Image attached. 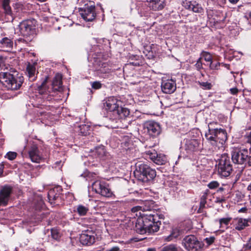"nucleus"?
Returning a JSON list of instances; mask_svg holds the SVG:
<instances>
[{
  "label": "nucleus",
  "instance_id": "obj_1",
  "mask_svg": "<svg viewBox=\"0 0 251 251\" xmlns=\"http://www.w3.org/2000/svg\"><path fill=\"white\" fill-rule=\"evenodd\" d=\"M94 52L91 51L88 59L92 57L91 61L94 67V71L96 74L100 77L106 78L111 72L109 64L104 61L107 59L108 55L100 50L98 46L94 47Z\"/></svg>",
  "mask_w": 251,
  "mask_h": 251
},
{
  "label": "nucleus",
  "instance_id": "obj_2",
  "mask_svg": "<svg viewBox=\"0 0 251 251\" xmlns=\"http://www.w3.org/2000/svg\"><path fill=\"white\" fill-rule=\"evenodd\" d=\"M140 218L136 220L135 230L140 234L152 233L159 230L161 222H155V215L152 213L141 214Z\"/></svg>",
  "mask_w": 251,
  "mask_h": 251
},
{
  "label": "nucleus",
  "instance_id": "obj_3",
  "mask_svg": "<svg viewBox=\"0 0 251 251\" xmlns=\"http://www.w3.org/2000/svg\"><path fill=\"white\" fill-rule=\"evenodd\" d=\"M46 78L41 85L38 87V91L41 96L40 98L44 100V101H51L54 100V97L56 91H60L61 89L62 75L60 74H57L53 78L51 87H49L47 85Z\"/></svg>",
  "mask_w": 251,
  "mask_h": 251
},
{
  "label": "nucleus",
  "instance_id": "obj_4",
  "mask_svg": "<svg viewBox=\"0 0 251 251\" xmlns=\"http://www.w3.org/2000/svg\"><path fill=\"white\" fill-rule=\"evenodd\" d=\"M210 133H205V136L209 144L212 146L211 151H217L219 150H223V145L227 138L226 130L219 129H212L211 125Z\"/></svg>",
  "mask_w": 251,
  "mask_h": 251
},
{
  "label": "nucleus",
  "instance_id": "obj_5",
  "mask_svg": "<svg viewBox=\"0 0 251 251\" xmlns=\"http://www.w3.org/2000/svg\"><path fill=\"white\" fill-rule=\"evenodd\" d=\"M28 157L32 162L40 163L45 162L49 157V152L41 142H33L28 147Z\"/></svg>",
  "mask_w": 251,
  "mask_h": 251
},
{
  "label": "nucleus",
  "instance_id": "obj_6",
  "mask_svg": "<svg viewBox=\"0 0 251 251\" xmlns=\"http://www.w3.org/2000/svg\"><path fill=\"white\" fill-rule=\"evenodd\" d=\"M23 81L24 77L21 75H15L7 72L0 73V82L2 86L7 90L19 89Z\"/></svg>",
  "mask_w": 251,
  "mask_h": 251
},
{
  "label": "nucleus",
  "instance_id": "obj_7",
  "mask_svg": "<svg viewBox=\"0 0 251 251\" xmlns=\"http://www.w3.org/2000/svg\"><path fill=\"white\" fill-rule=\"evenodd\" d=\"M135 176L140 181L148 182L153 180L156 176V171L147 164L137 163L134 172Z\"/></svg>",
  "mask_w": 251,
  "mask_h": 251
},
{
  "label": "nucleus",
  "instance_id": "obj_8",
  "mask_svg": "<svg viewBox=\"0 0 251 251\" xmlns=\"http://www.w3.org/2000/svg\"><path fill=\"white\" fill-rule=\"evenodd\" d=\"M138 13L141 17L148 16L150 11L160 10L164 7V0H145L138 4Z\"/></svg>",
  "mask_w": 251,
  "mask_h": 251
},
{
  "label": "nucleus",
  "instance_id": "obj_9",
  "mask_svg": "<svg viewBox=\"0 0 251 251\" xmlns=\"http://www.w3.org/2000/svg\"><path fill=\"white\" fill-rule=\"evenodd\" d=\"M218 173L221 177H226L230 176L232 171V166L230 158L224 153L221 155L217 160Z\"/></svg>",
  "mask_w": 251,
  "mask_h": 251
},
{
  "label": "nucleus",
  "instance_id": "obj_10",
  "mask_svg": "<svg viewBox=\"0 0 251 251\" xmlns=\"http://www.w3.org/2000/svg\"><path fill=\"white\" fill-rule=\"evenodd\" d=\"M35 21L28 20L23 21L19 25L20 34L27 41H31L35 32Z\"/></svg>",
  "mask_w": 251,
  "mask_h": 251
},
{
  "label": "nucleus",
  "instance_id": "obj_11",
  "mask_svg": "<svg viewBox=\"0 0 251 251\" xmlns=\"http://www.w3.org/2000/svg\"><path fill=\"white\" fill-rule=\"evenodd\" d=\"M92 190L96 193L107 198H111L113 196V193L109 187L108 184L103 181L97 180L92 184Z\"/></svg>",
  "mask_w": 251,
  "mask_h": 251
},
{
  "label": "nucleus",
  "instance_id": "obj_12",
  "mask_svg": "<svg viewBox=\"0 0 251 251\" xmlns=\"http://www.w3.org/2000/svg\"><path fill=\"white\" fill-rule=\"evenodd\" d=\"M184 248L188 251H201L202 244L193 235L186 236L182 241Z\"/></svg>",
  "mask_w": 251,
  "mask_h": 251
},
{
  "label": "nucleus",
  "instance_id": "obj_13",
  "mask_svg": "<svg viewBox=\"0 0 251 251\" xmlns=\"http://www.w3.org/2000/svg\"><path fill=\"white\" fill-rule=\"evenodd\" d=\"M79 12L82 18L86 21H92L96 16L95 6L93 1L86 3L83 7L79 8Z\"/></svg>",
  "mask_w": 251,
  "mask_h": 251
},
{
  "label": "nucleus",
  "instance_id": "obj_14",
  "mask_svg": "<svg viewBox=\"0 0 251 251\" xmlns=\"http://www.w3.org/2000/svg\"><path fill=\"white\" fill-rule=\"evenodd\" d=\"M185 150L188 153L199 151L201 149V142L195 139H186L184 140Z\"/></svg>",
  "mask_w": 251,
  "mask_h": 251
},
{
  "label": "nucleus",
  "instance_id": "obj_15",
  "mask_svg": "<svg viewBox=\"0 0 251 251\" xmlns=\"http://www.w3.org/2000/svg\"><path fill=\"white\" fill-rule=\"evenodd\" d=\"M247 157V150L235 149L232 152L231 159L232 161L235 164L241 165L245 164Z\"/></svg>",
  "mask_w": 251,
  "mask_h": 251
},
{
  "label": "nucleus",
  "instance_id": "obj_16",
  "mask_svg": "<svg viewBox=\"0 0 251 251\" xmlns=\"http://www.w3.org/2000/svg\"><path fill=\"white\" fill-rule=\"evenodd\" d=\"M146 157L150 158L154 163L157 165H163L166 161V156L163 154H158L153 149L146 151Z\"/></svg>",
  "mask_w": 251,
  "mask_h": 251
},
{
  "label": "nucleus",
  "instance_id": "obj_17",
  "mask_svg": "<svg viewBox=\"0 0 251 251\" xmlns=\"http://www.w3.org/2000/svg\"><path fill=\"white\" fill-rule=\"evenodd\" d=\"M145 130H147L148 133L151 136H156L160 132V125L156 122L150 121L145 122L144 124Z\"/></svg>",
  "mask_w": 251,
  "mask_h": 251
},
{
  "label": "nucleus",
  "instance_id": "obj_18",
  "mask_svg": "<svg viewBox=\"0 0 251 251\" xmlns=\"http://www.w3.org/2000/svg\"><path fill=\"white\" fill-rule=\"evenodd\" d=\"M183 233L184 230L180 226H174L172 228L170 233L168 235L164 236L163 239L166 242L175 241Z\"/></svg>",
  "mask_w": 251,
  "mask_h": 251
},
{
  "label": "nucleus",
  "instance_id": "obj_19",
  "mask_svg": "<svg viewBox=\"0 0 251 251\" xmlns=\"http://www.w3.org/2000/svg\"><path fill=\"white\" fill-rule=\"evenodd\" d=\"M121 101L114 97H110L108 98L104 104L106 110L113 112L115 114L117 109L119 108Z\"/></svg>",
  "mask_w": 251,
  "mask_h": 251
},
{
  "label": "nucleus",
  "instance_id": "obj_20",
  "mask_svg": "<svg viewBox=\"0 0 251 251\" xmlns=\"http://www.w3.org/2000/svg\"><path fill=\"white\" fill-rule=\"evenodd\" d=\"M79 240L82 245H91L95 242L94 233L90 230L85 231L80 234Z\"/></svg>",
  "mask_w": 251,
  "mask_h": 251
},
{
  "label": "nucleus",
  "instance_id": "obj_21",
  "mask_svg": "<svg viewBox=\"0 0 251 251\" xmlns=\"http://www.w3.org/2000/svg\"><path fill=\"white\" fill-rule=\"evenodd\" d=\"M161 89L164 93H173L176 90V83L175 81L172 79L162 80Z\"/></svg>",
  "mask_w": 251,
  "mask_h": 251
},
{
  "label": "nucleus",
  "instance_id": "obj_22",
  "mask_svg": "<svg viewBox=\"0 0 251 251\" xmlns=\"http://www.w3.org/2000/svg\"><path fill=\"white\" fill-rule=\"evenodd\" d=\"M12 189L9 186H4L0 191V206L7 205L10 198Z\"/></svg>",
  "mask_w": 251,
  "mask_h": 251
},
{
  "label": "nucleus",
  "instance_id": "obj_23",
  "mask_svg": "<svg viewBox=\"0 0 251 251\" xmlns=\"http://www.w3.org/2000/svg\"><path fill=\"white\" fill-rule=\"evenodd\" d=\"M183 4L186 8L191 9L194 12L201 13L203 11L201 5L196 2H192L191 1H185L183 2Z\"/></svg>",
  "mask_w": 251,
  "mask_h": 251
},
{
  "label": "nucleus",
  "instance_id": "obj_24",
  "mask_svg": "<svg viewBox=\"0 0 251 251\" xmlns=\"http://www.w3.org/2000/svg\"><path fill=\"white\" fill-rule=\"evenodd\" d=\"M26 71L30 81H33L36 79L37 74L35 65L28 64L26 67Z\"/></svg>",
  "mask_w": 251,
  "mask_h": 251
},
{
  "label": "nucleus",
  "instance_id": "obj_25",
  "mask_svg": "<svg viewBox=\"0 0 251 251\" xmlns=\"http://www.w3.org/2000/svg\"><path fill=\"white\" fill-rule=\"evenodd\" d=\"M9 3L10 0H2V7L5 15L9 17V18H8V20H13V16Z\"/></svg>",
  "mask_w": 251,
  "mask_h": 251
},
{
  "label": "nucleus",
  "instance_id": "obj_26",
  "mask_svg": "<svg viewBox=\"0 0 251 251\" xmlns=\"http://www.w3.org/2000/svg\"><path fill=\"white\" fill-rule=\"evenodd\" d=\"M90 127L88 125H81L75 127V131L78 132L80 134L85 136L89 133Z\"/></svg>",
  "mask_w": 251,
  "mask_h": 251
},
{
  "label": "nucleus",
  "instance_id": "obj_27",
  "mask_svg": "<svg viewBox=\"0 0 251 251\" xmlns=\"http://www.w3.org/2000/svg\"><path fill=\"white\" fill-rule=\"evenodd\" d=\"M115 114H116L118 118L123 119L128 117L130 114V112L129 109L126 108L119 107V108L117 109Z\"/></svg>",
  "mask_w": 251,
  "mask_h": 251
},
{
  "label": "nucleus",
  "instance_id": "obj_28",
  "mask_svg": "<svg viewBox=\"0 0 251 251\" xmlns=\"http://www.w3.org/2000/svg\"><path fill=\"white\" fill-rule=\"evenodd\" d=\"M237 223L235 226V229L238 230H241L249 226L248 219L239 218L237 219Z\"/></svg>",
  "mask_w": 251,
  "mask_h": 251
},
{
  "label": "nucleus",
  "instance_id": "obj_29",
  "mask_svg": "<svg viewBox=\"0 0 251 251\" xmlns=\"http://www.w3.org/2000/svg\"><path fill=\"white\" fill-rule=\"evenodd\" d=\"M0 43L2 47L4 48H6L8 49H11L13 45V41L7 37H4L2 38L0 40Z\"/></svg>",
  "mask_w": 251,
  "mask_h": 251
},
{
  "label": "nucleus",
  "instance_id": "obj_30",
  "mask_svg": "<svg viewBox=\"0 0 251 251\" xmlns=\"http://www.w3.org/2000/svg\"><path fill=\"white\" fill-rule=\"evenodd\" d=\"M153 203L150 201H142L140 205L142 207V211H150L153 208Z\"/></svg>",
  "mask_w": 251,
  "mask_h": 251
},
{
  "label": "nucleus",
  "instance_id": "obj_31",
  "mask_svg": "<svg viewBox=\"0 0 251 251\" xmlns=\"http://www.w3.org/2000/svg\"><path fill=\"white\" fill-rule=\"evenodd\" d=\"M88 210L89 209L87 206L80 204L77 206L76 212L80 216H83L86 215Z\"/></svg>",
  "mask_w": 251,
  "mask_h": 251
},
{
  "label": "nucleus",
  "instance_id": "obj_32",
  "mask_svg": "<svg viewBox=\"0 0 251 251\" xmlns=\"http://www.w3.org/2000/svg\"><path fill=\"white\" fill-rule=\"evenodd\" d=\"M55 189H50L48 192V199L51 203H52L53 201L59 197L58 194H55Z\"/></svg>",
  "mask_w": 251,
  "mask_h": 251
},
{
  "label": "nucleus",
  "instance_id": "obj_33",
  "mask_svg": "<svg viewBox=\"0 0 251 251\" xmlns=\"http://www.w3.org/2000/svg\"><path fill=\"white\" fill-rule=\"evenodd\" d=\"M95 153L99 158H102L105 155L106 152L103 147H99L96 148Z\"/></svg>",
  "mask_w": 251,
  "mask_h": 251
},
{
  "label": "nucleus",
  "instance_id": "obj_34",
  "mask_svg": "<svg viewBox=\"0 0 251 251\" xmlns=\"http://www.w3.org/2000/svg\"><path fill=\"white\" fill-rule=\"evenodd\" d=\"M231 219L232 218L231 217H226L220 219L219 220L220 227L222 228L223 227V225H225L226 226H228Z\"/></svg>",
  "mask_w": 251,
  "mask_h": 251
},
{
  "label": "nucleus",
  "instance_id": "obj_35",
  "mask_svg": "<svg viewBox=\"0 0 251 251\" xmlns=\"http://www.w3.org/2000/svg\"><path fill=\"white\" fill-rule=\"evenodd\" d=\"M200 86L204 90H210L212 87V84L208 82L198 81Z\"/></svg>",
  "mask_w": 251,
  "mask_h": 251
},
{
  "label": "nucleus",
  "instance_id": "obj_36",
  "mask_svg": "<svg viewBox=\"0 0 251 251\" xmlns=\"http://www.w3.org/2000/svg\"><path fill=\"white\" fill-rule=\"evenodd\" d=\"M201 55V57L203 58L206 62H209L210 64L212 62V56L209 52L202 51Z\"/></svg>",
  "mask_w": 251,
  "mask_h": 251
},
{
  "label": "nucleus",
  "instance_id": "obj_37",
  "mask_svg": "<svg viewBox=\"0 0 251 251\" xmlns=\"http://www.w3.org/2000/svg\"><path fill=\"white\" fill-rule=\"evenodd\" d=\"M160 251H177V250L174 245L171 244L164 247Z\"/></svg>",
  "mask_w": 251,
  "mask_h": 251
},
{
  "label": "nucleus",
  "instance_id": "obj_38",
  "mask_svg": "<svg viewBox=\"0 0 251 251\" xmlns=\"http://www.w3.org/2000/svg\"><path fill=\"white\" fill-rule=\"evenodd\" d=\"M17 153L14 151H9L5 155V157L10 160H14L17 156Z\"/></svg>",
  "mask_w": 251,
  "mask_h": 251
},
{
  "label": "nucleus",
  "instance_id": "obj_39",
  "mask_svg": "<svg viewBox=\"0 0 251 251\" xmlns=\"http://www.w3.org/2000/svg\"><path fill=\"white\" fill-rule=\"evenodd\" d=\"M220 185L219 183L217 181H212L208 183L207 186L210 189H214L218 187Z\"/></svg>",
  "mask_w": 251,
  "mask_h": 251
},
{
  "label": "nucleus",
  "instance_id": "obj_40",
  "mask_svg": "<svg viewBox=\"0 0 251 251\" xmlns=\"http://www.w3.org/2000/svg\"><path fill=\"white\" fill-rule=\"evenodd\" d=\"M51 237L55 240H58L60 237L59 234L56 229H52L51 230Z\"/></svg>",
  "mask_w": 251,
  "mask_h": 251
},
{
  "label": "nucleus",
  "instance_id": "obj_41",
  "mask_svg": "<svg viewBox=\"0 0 251 251\" xmlns=\"http://www.w3.org/2000/svg\"><path fill=\"white\" fill-rule=\"evenodd\" d=\"M215 237L213 236H210L209 237H207L204 239V242L207 244V246H209L213 244L215 241Z\"/></svg>",
  "mask_w": 251,
  "mask_h": 251
},
{
  "label": "nucleus",
  "instance_id": "obj_42",
  "mask_svg": "<svg viewBox=\"0 0 251 251\" xmlns=\"http://www.w3.org/2000/svg\"><path fill=\"white\" fill-rule=\"evenodd\" d=\"M243 249L245 251L251 250V238L244 245Z\"/></svg>",
  "mask_w": 251,
  "mask_h": 251
},
{
  "label": "nucleus",
  "instance_id": "obj_43",
  "mask_svg": "<svg viewBox=\"0 0 251 251\" xmlns=\"http://www.w3.org/2000/svg\"><path fill=\"white\" fill-rule=\"evenodd\" d=\"M101 87V84L99 81H94L92 83V87L95 89H98Z\"/></svg>",
  "mask_w": 251,
  "mask_h": 251
},
{
  "label": "nucleus",
  "instance_id": "obj_44",
  "mask_svg": "<svg viewBox=\"0 0 251 251\" xmlns=\"http://www.w3.org/2000/svg\"><path fill=\"white\" fill-rule=\"evenodd\" d=\"M211 125V127H212V129H219V128H218L217 127H216L215 126H217L218 125V123L217 122H211V123H210L209 124H208V131L207 132H206L205 133H210V130L211 129V127H210V125Z\"/></svg>",
  "mask_w": 251,
  "mask_h": 251
},
{
  "label": "nucleus",
  "instance_id": "obj_45",
  "mask_svg": "<svg viewBox=\"0 0 251 251\" xmlns=\"http://www.w3.org/2000/svg\"><path fill=\"white\" fill-rule=\"evenodd\" d=\"M247 142L251 144V128L248 129L246 133Z\"/></svg>",
  "mask_w": 251,
  "mask_h": 251
},
{
  "label": "nucleus",
  "instance_id": "obj_46",
  "mask_svg": "<svg viewBox=\"0 0 251 251\" xmlns=\"http://www.w3.org/2000/svg\"><path fill=\"white\" fill-rule=\"evenodd\" d=\"M201 57H200V58H199L198 60H197L196 64H195V66L197 68L198 70H200L201 68H202V63L201 62Z\"/></svg>",
  "mask_w": 251,
  "mask_h": 251
},
{
  "label": "nucleus",
  "instance_id": "obj_47",
  "mask_svg": "<svg viewBox=\"0 0 251 251\" xmlns=\"http://www.w3.org/2000/svg\"><path fill=\"white\" fill-rule=\"evenodd\" d=\"M219 66L220 63L218 62L214 63L212 62L210 64V67L211 68V69H217Z\"/></svg>",
  "mask_w": 251,
  "mask_h": 251
},
{
  "label": "nucleus",
  "instance_id": "obj_48",
  "mask_svg": "<svg viewBox=\"0 0 251 251\" xmlns=\"http://www.w3.org/2000/svg\"><path fill=\"white\" fill-rule=\"evenodd\" d=\"M142 207L140 205H137V206H134L131 209V211L132 212H137L138 211H142Z\"/></svg>",
  "mask_w": 251,
  "mask_h": 251
},
{
  "label": "nucleus",
  "instance_id": "obj_49",
  "mask_svg": "<svg viewBox=\"0 0 251 251\" xmlns=\"http://www.w3.org/2000/svg\"><path fill=\"white\" fill-rule=\"evenodd\" d=\"M239 90L237 88H232L230 89V92L232 95H236L238 93Z\"/></svg>",
  "mask_w": 251,
  "mask_h": 251
},
{
  "label": "nucleus",
  "instance_id": "obj_50",
  "mask_svg": "<svg viewBox=\"0 0 251 251\" xmlns=\"http://www.w3.org/2000/svg\"><path fill=\"white\" fill-rule=\"evenodd\" d=\"M23 5L21 3H16L14 7L15 9H18V10H21L22 9Z\"/></svg>",
  "mask_w": 251,
  "mask_h": 251
},
{
  "label": "nucleus",
  "instance_id": "obj_51",
  "mask_svg": "<svg viewBox=\"0 0 251 251\" xmlns=\"http://www.w3.org/2000/svg\"><path fill=\"white\" fill-rule=\"evenodd\" d=\"M245 164H248L249 166H251V156H249L246 158V162Z\"/></svg>",
  "mask_w": 251,
  "mask_h": 251
},
{
  "label": "nucleus",
  "instance_id": "obj_52",
  "mask_svg": "<svg viewBox=\"0 0 251 251\" xmlns=\"http://www.w3.org/2000/svg\"><path fill=\"white\" fill-rule=\"evenodd\" d=\"M206 196L202 195L201 197V204L204 205L206 203Z\"/></svg>",
  "mask_w": 251,
  "mask_h": 251
},
{
  "label": "nucleus",
  "instance_id": "obj_53",
  "mask_svg": "<svg viewBox=\"0 0 251 251\" xmlns=\"http://www.w3.org/2000/svg\"><path fill=\"white\" fill-rule=\"evenodd\" d=\"M247 211V208L246 207H243L238 210V212L244 213V212H246Z\"/></svg>",
  "mask_w": 251,
  "mask_h": 251
},
{
  "label": "nucleus",
  "instance_id": "obj_54",
  "mask_svg": "<svg viewBox=\"0 0 251 251\" xmlns=\"http://www.w3.org/2000/svg\"><path fill=\"white\" fill-rule=\"evenodd\" d=\"M108 251H119V248L117 247H114Z\"/></svg>",
  "mask_w": 251,
  "mask_h": 251
},
{
  "label": "nucleus",
  "instance_id": "obj_55",
  "mask_svg": "<svg viewBox=\"0 0 251 251\" xmlns=\"http://www.w3.org/2000/svg\"><path fill=\"white\" fill-rule=\"evenodd\" d=\"M239 0H228V1L233 4H236Z\"/></svg>",
  "mask_w": 251,
  "mask_h": 251
},
{
  "label": "nucleus",
  "instance_id": "obj_56",
  "mask_svg": "<svg viewBox=\"0 0 251 251\" xmlns=\"http://www.w3.org/2000/svg\"><path fill=\"white\" fill-rule=\"evenodd\" d=\"M248 20L251 22V11L248 14Z\"/></svg>",
  "mask_w": 251,
  "mask_h": 251
},
{
  "label": "nucleus",
  "instance_id": "obj_57",
  "mask_svg": "<svg viewBox=\"0 0 251 251\" xmlns=\"http://www.w3.org/2000/svg\"><path fill=\"white\" fill-rule=\"evenodd\" d=\"M247 190L248 191H251V182L249 184V185L247 187Z\"/></svg>",
  "mask_w": 251,
  "mask_h": 251
},
{
  "label": "nucleus",
  "instance_id": "obj_58",
  "mask_svg": "<svg viewBox=\"0 0 251 251\" xmlns=\"http://www.w3.org/2000/svg\"><path fill=\"white\" fill-rule=\"evenodd\" d=\"M41 115L42 114H43L44 116H45V118H46V117H48L49 116V113H41Z\"/></svg>",
  "mask_w": 251,
  "mask_h": 251
},
{
  "label": "nucleus",
  "instance_id": "obj_59",
  "mask_svg": "<svg viewBox=\"0 0 251 251\" xmlns=\"http://www.w3.org/2000/svg\"><path fill=\"white\" fill-rule=\"evenodd\" d=\"M209 192V190L207 189L206 190H205V191L203 193V195H205V196L207 197V195L208 194Z\"/></svg>",
  "mask_w": 251,
  "mask_h": 251
},
{
  "label": "nucleus",
  "instance_id": "obj_60",
  "mask_svg": "<svg viewBox=\"0 0 251 251\" xmlns=\"http://www.w3.org/2000/svg\"><path fill=\"white\" fill-rule=\"evenodd\" d=\"M134 221H132L131 222L129 223V224L131 226H133Z\"/></svg>",
  "mask_w": 251,
  "mask_h": 251
},
{
  "label": "nucleus",
  "instance_id": "obj_61",
  "mask_svg": "<svg viewBox=\"0 0 251 251\" xmlns=\"http://www.w3.org/2000/svg\"><path fill=\"white\" fill-rule=\"evenodd\" d=\"M148 251H155L154 249H149Z\"/></svg>",
  "mask_w": 251,
  "mask_h": 251
},
{
  "label": "nucleus",
  "instance_id": "obj_62",
  "mask_svg": "<svg viewBox=\"0 0 251 251\" xmlns=\"http://www.w3.org/2000/svg\"><path fill=\"white\" fill-rule=\"evenodd\" d=\"M0 67H1V69H2V64L1 63L0 64Z\"/></svg>",
  "mask_w": 251,
  "mask_h": 251
},
{
  "label": "nucleus",
  "instance_id": "obj_63",
  "mask_svg": "<svg viewBox=\"0 0 251 251\" xmlns=\"http://www.w3.org/2000/svg\"><path fill=\"white\" fill-rule=\"evenodd\" d=\"M203 161L204 162H206V159L205 158H204L203 159Z\"/></svg>",
  "mask_w": 251,
  "mask_h": 251
}]
</instances>
